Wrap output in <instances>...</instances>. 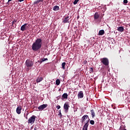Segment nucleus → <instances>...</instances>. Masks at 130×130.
Returning a JSON list of instances; mask_svg holds the SVG:
<instances>
[{"label": "nucleus", "instance_id": "nucleus-1", "mask_svg": "<svg viewBox=\"0 0 130 130\" xmlns=\"http://www.w3.org/2000/svg\"><path fill=\"white\" fill-rule=\"evenodd\" d=\"M42 47V39L41 38H37L33 43L31 46V49L33 51H38Z\"/></svg>", "mask_w": 130, "mask_h": 130}, {"label": "nucleus", "instance_id": "nucleus-2", "mask_svg": "<svg viewBox=\"0 0 130 130\" xmlns=\"http://www.w3.org/2000/svg\"><path fill=\"white\" fill-rule=\"evenodd\" d=\"M101 61L104 66H107L109 65V60L106 57L101 58Z\"/></svg>", "mask_w": 130, "mask_h": 130}, {"label": "nucleus", "instance_id": "nucleus-3", "mask_svg": "<svg viewBox=\"0 0 130 130\" xmlns=\"http://www.w3.org/2000/svg\"><path fill=\"white\" fill-rule=\"evenodd\" d=\"M71 17L69 16L64 17V19L62 20V23L64 24H67V23H69V24H71Z\"/></svg>", "mask_w": 130, "mask_h": 130}, {"label": "nucleus", "instance_id": "nucleus-4", "mask_svg": "<svg viewBox=\"0 0 130 130\" xmlns=\"http://www.w3.org/2000/svg\"><path fill=\"white\" fill-rule=\"evenodd\" d=\"M25 64L27 68H31L33 67V61L30 59H27L25 62Z\"/></svg>", "mask_w": 130, "mask_h": 130}, {"label": "nucleus", "instance_id": "nucleus-5", "mask_svg": "<svg viewBox=\"0 0 130 130\" xmlns=\"http://www.w3.org/2000/svg\"><path fill=\"white\" fill-rule=\"evenodd\" d=\"M35 119H36V116L32 115L30 118L28 119V123H31V124H33L35 122Z\"/></svg>", "mask_w": 130, "mask_h": 130}, {"label": "nucleus", "instance_id": "nucleus-6", "mask_svg": "<svg viewBox=\"0 0 130 130\" xmlns=\"http://www.w3.org/2000/svg\"><path fill=\"white\" fill-rule=\"evenodd\" d=\"M69 108H70V105H69L68 103H66L63 106L65 113H68L69 112Z\"/></svg>", "mask_w": 130, "mask_h": 130}, {"label": "nucleus", "instance_id": "nucleus-7", "mask_svg": "<svg viewBox=\"0 0 130 130\" xmlns=\"http://www.w3.org/2000/svg\"><path fill=\"white\" fill-rule=\"evenodd\" d=\"M77 96L78 99H82V98H84V92H83V91H79Z\"/></svg>", "mask_w": 130, "mask_h": 130}, {"label": "nucleus", "instance_id": "nucleus-8", "mask_svg": "<svg viewBox=\"0 0 130 130\" xmlns=\"http://www.w3.org/2000/svg\"><path fill=\"white\" fill-rule=\"evenodd\" d=\"M89 121H90V119L86 121V122L84 124L82 130H88V126H89Z\"/></svg>", "mask_w": 130, "mask_h": 130}, {"label": "nucleus", "instance_id": "nucleus-9", "mask_svg": "<svg viewBox=\"0 0 130 130\" xmlns=\"http://www.w3.org/2000/svg\"><path fill=\"white\" fill-rule=\"evenodd\" d=\"M87 119H88V120H89V119H90L89 118V116L86 115H84L82 118H81V122L83 123V122H85V120H87Z\"/></svg>", "mask_w": 130, "mask_h": 130}, {"label": "nucleus", "instance_id": "nucleus-10", "mask_svg": "<svg viewBox=\"0 0 130 130\" xmlns=\"http://www.w3.org/2000/svg\"><path fill=\"white\" fill-rule=\"evenodd\" d=\"M47 107V104H43L41 106H40L38 107V109L39 110H43V109H45Z\"/></svg>", "mask_w": 130, "mask_h": 130}, {"label": "nucleus", "instance_id": "nucleus-11", "mask_svg": "<svg viewBox=\"0 0 130 130\" xmlns=\"http://www.w3.org/2000/svg\"><path fill=\"white\" fill-rule=\"evenodd\" d=\"M21 111H22V106H18L16 109V113L17 114H21Z\"/></svg>", "mask_w": 130, "mask_h": 130}, {"label": "nucleus", "instance_id": "nucleus-12", "mask_svg": "<svg viewBox=\"0 0 130 130\" xmlns=\"http://www.w3.org/2000/svg\"><path fill=\"white\" fill-rule=\"evenodd\" d=\"M27 25H28V23H25L24 24L22 25L20 28V30L21 31H25L26 30V26H27Z\"/></svg>", "mask_w": 130, "mask_h": 130}, {"label": "nucleus", "instance_id": "nucleus-13", "mask_svg": "<svg viewBox=\"0 0 130 130\" xmlns=\"http://www.w3.org/2000/svg\"><path fill=\"white\" fill-rule=\"evenodd\" d=\"M105 33V31H104V30L103 29L100 30L99 32L98 36H102V35H104Z\"/></svg>", "mask_w": 130, "mask_h": 130}, {"label": "nucleus", "instance_id": "nucleus-14", "mask_svg": "<svg viewBox=\"0 0 130 130\" xmlns=\"http://www.w3.org/2000/svg\"><path fill=\"white\" fill-rule=\"evenodd\" d=\"M43 81V77H38L36 79L37 83H40Z\"/></svg>", "mask_w": 130, "mask_h": 130}, {"label": "nucleus", "instance_id": "nucleus-15", "mask_svg": "<svg viewBox=\"0 0 130 130\" xmlns=\"http://www.w3.org/2000/svg\"><path fill=\"white\" fill-rule=\"evenodd\" d=\"M68 96H69V95H68V93H64L62 94L61 98L62 99H68Z\"/></svg>", "mask_w": 130, "mask_h": 130}, {"label": "nucleus", "instance_id": "nucleus-16", "mask_svg": "<svg viewBox=\"0 0 130 130\" xmlns=\"http://www.w3.org/2000/svg\"><path fill=\"white\" fill-rule=\"evenodd\" d=\"M90 113L92 116V118H94V117H95L96 116V115L95 114V111H94V110H91L90 111Z\"/></svg>", "mask_w": 130, "mask_h": 130}, {"label": "nucleus", "instance_id": "nucleus-17", "mask_svg": "<svg viewBox=\"0 0 130 130\" xmlns=\"http://www.w3.org/2000/svg\"><path fill=\"white\" fill-rule=\"evenodd\" d=\"M117 30L119 32H122L124 30V28L122 26H119L118 27Z\"/></svg>", "mask_w": 130, "mask_h": 130}, {"label": "nucleus", "instance_id": "nucleus-18", "mask_svg": "<svg viewBox=\"0 0 130 130\" xmlns=\"http://www.w3.org/2000/svg\"><path fill=\"white\" fill-rule=\"evenodd\" d=\"M100 16L99 14L96 12L94 15V20H97V19L99 18Z\"/></svg>", "mask_w": 130, "mask_h": 130}, {"label": "nucleus", "instance_id": "nucleus-19", "mask_svg": "<svg viewBox=\"0 0 130 130\" xmlns=\"http://www.w3.org/2000/svg\"><path fill=\"white\" fill-rule=\"evenodd\" d=\"M53 11H58V10H59V7L57 6H55L53 7Z\"/></svg>", "mask_w": 130, "mask_h": 130}, {"label": "nucleus", "instance_id": "nucleus-20", "mask_svg": "<svg viewBox=\"0 0 130 130\" xmlns=\"http://www.w3.org/2000/svg\"><path fill=\"white\" fill-rule=\"evenodd\" d=\"M66 62H64L62 63V69L63 70L66 69Z\"/></svg>", "mask_w": 130, "mask_h": 130}, {"label": "nucleus", "instance_id": "nucleus-21", "mask_svg": "<svg viewBox=\"0 0 130 130\" xmlns=\"http://www.w3.org/2000/svg\"><path fill=\"white\" fill-rule=\"evenodd\" d=\"M59 84H60V80H59V79H57L56 80V85H57V86L59 85Z\"/></svg>", "mask_w": 130, "mask_h": 130}, {"label": "nucleus", "instance_id": "nucleus-22", "mask_svg": "<svg viewBox=\"0 0 130 130\" xmlns=\"http://www.w3.org/2000/svg\"><path fill=\"white\" fill-rule=\"evenodd\" d=\"M93 73H94V69H93L92 68H89V73L92 74Z\"/></svg>", "mask_w": 130, "mask_h": 130}, {"label": "nucleus", "instance_id": "nucleus-23", "mask_svg": "<svg viewBox=\"0 0 130 130\" xmlns=\"http://www.w3.org/2000/svg\"><path fill=\"white\" fill-rule=\"evenodd\" d=\"M45 60H48V59L47 58H43L41 59L40 62H43V61H45Z\"/></svg>", "mask_w": 130, "mask_h": 130}, {"label": "nucleus", "instance_id": "nucleus-24", "mask_svg": "<svg viewBox=\"0 0 130 130\" xmlns=\"http://www.w3.org/2000/svg\"><path fill=\"white\" fill-rule=\"evenodd\" d=\"M90 124H92V125H94V124L95 123V121H94V120H91L90 121H89Z\"/></svg>", "mask_w": 130, "mask_h": 130}, {"label": "nucleus", "instance_id": "nucleus-25", "mask_svg": "<svg viewBox=\"0 0 130 130\" xmlns=\"http://www.w3.org/2000/svg\"><path fill=\"white\" fill-rule=\"evenodd\" d=\"M79 1L80 0H75L74 2H73L74 5H77Z\"/></svg>", "mask_w": 130, "mask_h": 130}, {"label": "nucleus", "instance_id": "nucleus-26", "mask_svg": "<svg viewBox=\"0 0 130 130\" xmlns=\"http://www.w3.org/2000/svg\"><path fill=\"white\" fill-rule=\"evenodd\" d=\"M40 3V0H37V1L34 2L35 5H37V4H39Z\"/></svg>", "mask_w": 130, "mask_h": 130}, {"label": "nucleus", "instance_id": "nucleus-27", "mask_svg": "<svg viewBox=\"0 0 130 130\" xmlns=\"http://www.w3.org/2000/svg\"><path fill=\"white\" fill-rule=\"evenodd\" d=\"M14 23H17V20L16 19H14L13 20L12 22V25L13 26V25H14Z\"/></svg>", "mask_w": 130, "mask_h": 130}, {"label": "nucleus", "instance_id": "nucleus-28", "mask_svg": "<svg viewBox=\"0 0 130 130\" xmlns=\"http://www.w3.org/2000/svg\"><path fill=\"white\" fill-rule=\"evenodd\" d=\"M59 115H60V117L61 118V116H62V115L61 114V110H59Z\"/></svg>", "mask_w": 130, "mask_h": 130}, {"label": "nucleus", "instance_id": "nucleus-29", "mask_svg": "<svg viewBox=\"0 0 130 130\" xmlns=\"http://www.w3.org/2000/svg\"><path fill=\"white\" fill-rule=\"evenodd\" d=\"M127 3H128V1H127V0H124L123 1V3L124 4H127Z\"/></svg>", "mask_w": 130, "mask_h": 130}, {"label": "nucleus", "instance_id": "nucleus-30", "mask_svg": "<svg viewBox=\"0 0 130 130\" xmlns=\"http://www.w3.org/2000/svg\"><path fill=\"white\" fill-rule=\"evenodd\" d=\"M56 108H57V109H60V106H59V105L57 106Z\"/></svg>", "mask_w": 130, "mask_h": 130}, {"label": "nucleus", "instance_id": "nucleus-31", "mask_svg": "<svg viewBox=\"0 0 130 130\" xmlns=\"http://www.w3.org/2000/svg\"><path fill=\"white\" fill-rule=\"evenodd\" d=\"M24 0H18V2H19L20 3L23 2Z\"/></svg>", "mask_w": 130, "mask_h": 130}, {"label": "nucleus", "instance_id": "nucleus-32", "mask_svg": "<svg viewBox=\"0 0 130 130\" xmlns=\"http://www.w3.org/2000/svg\"><path fill=\"white\" fill-rule=\"evenodd\" d=\"M10 2H12V0H8V3H10Z\"/></svg>", "mask_w": 130, "mask_h": 130}, {"label": "nucleus", "instance_id": "nucleus-33", "mask_svg": "<svg viewBox=\"0 0 130 130\" xmlns=\"http://www.w3.org/2000/svg\"><path fill=\"white\" fill-rule=\"evenodd\" d=\"M40 2L42 3L43 2V0H40Z\"/></svg>", "mask_w": 130, "mask_h": 130}, {"label": "nucleus", "instance_id": "nucleus-34", "mask_svg": "<svg viewBox=\"0 0 130 130\" xmlns=\"http://www.w3.org/2000/svg\"><path fill=\"white\" fill-rule=\"evenodd\" d=\"M36 127H35L34 130H36Z\"/></svg>", "mask_w": 130, "mask_h": 130}, {"label": "nucleus", "instance_id": "nucleus-35", "mask_svg": "<svg viewBox=\"0 0 130 130\" xmlns=\"http://www.w3.org/2000/svg\"><path fill=\"white\" fill-rule=\"evenodd\" d=\"M122 130H126V129L123 128V129H122Z\"/></svg>", "mask_w": 130, "mask_h": 130}, {"label": "nucleus", "instance_id": "nucleus-36", "mask_svg": "<svg viewBox=\"0 0 130 130\" xmlns=\"http://www.w3.org/2000/svg\"><path fill=\"white\" fill-rule=\"evenodd\" d=\"M92 38H93V39H95V38H94V37H93Z\"/></svg>", "mask_w": 130, "mask_h": 130}, {"label": "nucleus", "instance_id": "nucleus-37", "mask_svg": "<svg viewBox=\"0 0 130 130\" xmlns=\"http://www.w3.org/2000/svg\"><path fill=\"white\" fill-rule=\"evenodd\" d=\"M26 115H28V113L26 114Z\"/></svg>", "mask_w": 130, "mask_h": 130}]
</instances>
